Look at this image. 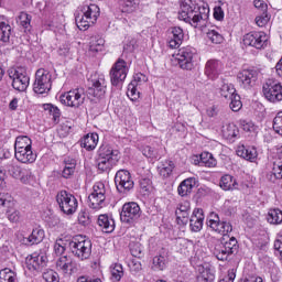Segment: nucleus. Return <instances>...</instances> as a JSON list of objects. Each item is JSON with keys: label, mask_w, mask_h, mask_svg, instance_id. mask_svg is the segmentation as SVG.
Here are the masks:
<instances>
[{"label": "nucleus", "mask_w": 282, "mask_h": 282, "mask_svg": "<svg viewBox=\"0 0 282 282\" xmlns=\"http://www.w3.org/2000/svg\"><path fill=\"white\" fill-rule=\"evenodd\" d=\"M210 9L199 6L197 0H182L178 11V19L189 23L192 28H206Z\"/></svg>", "instance_id": "1"}, {"label": "nucleus", "mask_w": 282, "mask_h": 282, "mask_svg": "<svg viewBox=\"0 0 282 282\" xmlns=\"http://www.w3.org/2000/svg\"><path fill=\"white\" fill-rule=\"evenodd\" d=\"M120 160V152L109 145H101L98 150L97 166L104 173L111 171Z\"/></svg>", "instance_id": "2"}, {"label": "nucleus", "mask_w": 282, "mask_h": 282, "mask_svg": "<svg viewBox=\"0 0 282 282\" xmlns=\"http://www.w3.org/2000/svg\"><path fill=\"white\" fill-rule=\"evenodd\" d=\"M68 248L80 261H85L91 257V240L86 238L85 236H75L68 242Z\"/></svg>", "instance_id": "3"}, {"label": "nucleus", "mask_w": 282, "mask_h": 282, "mask_svg": "<svg viewBox=\"0 0 282 282\" xmlns=\"http://www.w3.org/2000/svg\"><path fill=\"white\" fill-rule=\"evenodd\" d=\"M100 17V8L97 4L84 6L82 9V15L76 18V24L79 30H89L91 25H95Z\"/></svg>", "instance_id": "4"}, {"label": "nucleus", "mask_w": 282, "mask_h": 282, "mask_svg": "<svg viewBox=\"0 0 282 282\" xmlns=\"http://www.w3.org/2000/svg\"><path fill=\"white\" fill-rule=\"evenodd\" d=\"M52 89V73L45 68H40L35 73V80L33 83V91L35 94H50Z\"/></svg>", "instance_id": "5"}, {"label": "nucleus", "mask_w": 282, "mask_h": 282, "mask_svg": "<svg viewBox=\"0 0 282 282\" xmlns=\"http://www.w3.org/2000/svg\"><path fill=\"white\" fill-rule=\"evenodd\" d=\"M56 202L64 215H74L78 210V199L67 191L58 192Z\"/></svg>", "instance_id": "6"}, {"label": "nucleus", "mask_w": 282, "mask_h": 282, "mask_svg": "<svg viewBox=\"0 0 282 282\" xmlns=\"http://www.w3.org/2000/svg\"><path fill=\"white\" fill-rule=\"evenodd\" d=\"M9 78L12 79V87L17 91H25L30 87V75H28L25 67L11 68Z\"/></svg>", "instance_id": "7"}, {"label": "nucleus", "mask_w": 282, "mask_h": 282, "mask_svg": "<svg viewBox=\"0 0 282 282\" xmlns=\"http://www.w3.org/2000/svg\"><path fill=\"white\" fill-rule=\"evenodd\" d=\"M59 102L64 107L79 109L85 104V91L83 89H73L59 96Z\"/></svg>", "instance_id": "8"}, {"label": "nucleus", "mask_w": 282, "mask_h": 282, "mask_svg": "<svg viewBox=\"0 0 282 282\" xmlns=\"http://www.w3.org/2000/svg\"><path fill=\"white\" fill-rule=\"evenodd\" d=\"M107 199V189L105 188V183L98 182L93 186V192L88 196V206L94 210H100L105 206V200Z\"/></svg>", "instance_id": "9"}, {"label": "nucleus", "mask_w": 282, "mask_h": 282, "mask_svg": "<svg viewBox=\"0 0 282 282\" xmlns=\"http://www.w3.org/2000/svg\"><path fill=\"white\" fill-rule=\"evenodd\" d=\"M173 58L177 61L181 69H187L191 72V69L195 67L193 61L195 58V50L191 46L180 48L178 52L173 55Z\"/></svg>", "instance_id": "10"}, {"label": "nucleus", "mask_w": 282, "mask_h": 282, "mask_svg": "<svg viewBox=\"0 0 282 282\" xmlns=\"http://www.w3.org/2000/svg\"><path fill=\"white\" fill-rule=\"evenodd\" d=\"M127 74H129V66L127 62L122 58H119L110 69V83L115 87H118L120 83H124L127 79Z\"/></svg>", "instance_id": "11"}, {"label": "nucleus", "mask_w": 282, "mask_h": 282, "mask_svg": "<svg viewBox=\"0 0 282 282\" xmlns=\"http://www.w3.org/2000/svg\"><path fill=\"white\" fill-rule=\"evenodd\" d=\"M262 94L269 102H281L282 100V85L268 80L262 87Z\"/></svg>", "instance_id": "12"}, {"label": "nucleus", "mask_w": 282, "mask_h": 282, "mask_svg": "<svg viewBox=\"0 0 282 282\" xmlns=\"http://www.w3.org/2000/svg\"><path fill=\"white\" fill-rule=\"evenodd\" d=\"M259 78V69L249 68L242 69L237 74V80L243 89H251L257 84Z\"/></svg>", "instance_id": "13"}, {"label": "nucleus", "mask_w": 282, "mask_h": 282, "mask_svg": "<svg viewBox=\"0 0 282 282\" xmlns=\"http://www.w3.org/2000/svg\"><path fill=\"white\" fill-rule=\"evenodd\" d=\"M242 43L248 47H256V50H261L268 43V34H265V32L247 33L242 37Z\"/></svg>", "instance_id": "14"}, {"label": "nucleus", "mask_w": 282, "mask_h": 282, "mask_svg": "<svg viewBox=\"0 0 282 282\" xmlns=\"http://www.w3.org/2000/svg\"><path fill=\"white\" fill-rule=\"evenodd\" d=\"M207 226L212 228L215 232H218L219 235H223L226 237V235L232 232V225L227 221H219V215L217 213L212 212L207 218Z\"/></svg>", "instance_id": "15"}, {"label": "nucleus", "mask_w": 282, "mask_h": 282, "mask_svg": "<svg viewBox=\"0 0 282 282\" xmlns=\"http://www.w3.org/2000/svg\"><path fill=\"white\" fill-rule=\"evenodd\" d=\"M115 184L119 193H127L133 188L134 183L131 173L127 170H119L115 176Z\"/></svg>", "instance_id": "16"}, {"label": "nucleus", "mask_w": 282, "mask_h": 282, "mask_svg": "<svg viewBox=\"0 0 282 282\" xmlns=\"http://www.w3.org/2000/svg\"><path fill=\"white\" fill-rule=\"evenodd\" d=\"M4 169L8 171L10 175L14 177V180H20L22 184H28L30 182V177L32 172L28 169L21 167L17 162L10 161L4 164Z\"/></svg>", "instance_id": "17"}, {"label": "nucleus", "mask_w": 282, "mask_h": 282, "mask_svg": "<svg viewBox=\"0 0 282 282\" xmlns=\"http://www.w3.org/2000/svg\"><path fill=\"white\" fill-rule=\"evenodd\" d=\"M235 250H237V239L232 237L229 241L217 245L215 247L214 254L218 261H226Z\"/></svg>", "instance_id": "18"}, {"label": "nucleus", "mask_w": 282, "mask_h": 282, "mask_svg": "<svg viewBox=\"0 0 282 282\" xmlns=\"http://www.w3.org/2000/svg\"><path fill=\"white\" fill-rule=\"evenodd\" d=\"M140 217V205L138 203H126L120 213V219L124 224H131Z\"/></svg>", "instance_id": "19"}, {"label": "nucleus", "mask_w": 282, "mask_h": 282, "mask_svg": "<svg viewBox=\"0 0 282 282\" xmlns=\"http://www.w3.org/2000/svg\"><path fill=\"white\" fill-rule=\"evenodd\" d=\"M0 206H4L9 208L7 210V217L9 221L17 224V221L21 219V213L12 208V206H14V203L12 202V196L10 194H7V193L0 194Z\"/></svg>", "instance_id": "20"}, {"label": "nucleus", "mask_w": 282, "mask_h": 282, "mask_svg": "<svg viewBox=\"0 0 282 282\" xmlns=\"http://www.w3.org/2000/svg\"><path fill=\"white\" fill-rule=\"evenodd\" d=\"M184 41V30L180 26H174L167 31V47L171 50H177Z\"/></svg>", "instance_id": "21"}, {"label": "nucleus", "mask_w": 282, "mask_h": 282, "mask_svg": "<svg viewBox=\"0 0 282 282\" xmlns=\"http://www.w3.org/2000/svg\"><path fill=\"white\" fill-rule=\"evenodd\" d=\"M204 72L209 80H217L221 72H224V64L219 59H208Z\"/></svg>", "instance_id": "22"}, {"label": "nucleus", "mask_w": 282, "mask_h": 282, "mask_svg": "<svg viewBox=\"0 0 282 282\" xmlns=\"http://www.w3.org/2000/svg\"><path fill=\"white\" fill-rule=\"evenodd\" d=\"M90 94H93L95 98H105V95L107 94V79L105 78V75L99 74L97 78L93 79Z\"/></svg>", "instance_id": "23"}, {"label": "nucleus", "mask_w": 282, "mask_h": 282, "mask_svg": "<svg viewBox=\"0 0 282 282\" xmlns=\"http://www.w3.org/2000/svg\"><path fill=\"white\" fill-rule=\"evenodd\" d=\"M204 209L195 208L189 219L192 232H199L204 228Z\"/></svg>", "instance_id": "24"}, {"label": "nucleus", "mask_w": 282, "mask_h": 282, "mask_svg": "<svg viewBox=\"0 0 282 282\" xmlns=\"http://www.w3.org/2000/svg\"><path fill=\"white\" fill-rule=\"evenodd\" d=\"M236 153L239 158H242L248 162H256L257 158H259V153L254 147L247 148L246 145H238Z\"/></svg>", "instance_id": "25"}, {"label": "nucleus", "mask_w": 282, "mask_h": 282, "mask_svg": "<svg viewBox=\"0 0 282 282\" xmlns=\"http://www.w3.org/2000/svg\"><path fill=\"white\" fill-rule=\"evenodd\" d=\"M197 282H214L215 269L210 264H204L198 267Z\"/></svg>", "instance_id": "26"}, {"label": "nucleus", "mask_w": 282, "mask_h": 282, "mask_svg": "<svg viewBox=\"0 0 282 282\" xmlns=\"http://www.w3.org/2000/svg\"><path fill=\"white\" fill-rule=\"evenodd\" d=\"M56 270L63 274H72L74 270V259L68 256H61L56 261Z\"/></svg>", "instance_id": "27"}, {"label": "nucleus", "mask_w": 282, "mask_h": 282, "mask_svg": "<svg viewBox=\"0 0 282 282\" xmlns=\"http://www.w3.org/2000/svg\"><path fill=\"white\" fill-rule=\"evenodd\" d=\"M14 155L15 160H18V162H21V164H34V162H36V153L32 151V148L15 151Z\"/></svg>", "instance_id": "28"}, {"label": "nucleus", "mask_w": 282, "mask_h": 282, "mask_svg": "<svg viewBox=\"0 0 282 282\" xmlns=\"http://www.w3.org/2000/svg\"><path fill=\"white\" fill-rule=\"evenodd\" d=\"M197 186V178L196 177H188L185 178L177 187V193L181 197H186L193 193V188Z\"/></svg>", "instance_id": "29"}, {"label": "nucleus", "mask_w": 282, "mask_h": 282, "mask_svg": "<svg viewBox=\"0 0 282 282\" xmlns=\"http://www.w3.org/2000/svg\"><path fill=\"white\" fill-rule=\"evenodd\" d=\"M97 224L104 232H113L116 230V220L109 215H99Z\"/></svg>", "instance_id": "30"}, {"label": "nucleus", "mask_w": 282, "mask_h": 282, "mask_svg": "<svg viewBox=\"0 0 282 282\" xmlns=\"http://www.w3.org/2000/svg\"><path fill=\"white\" fill-rule=\"evenodd\" d=\"M45 239V230L41 229L40 227H36L32 230L31 235L23 239L24 243H28L29 246H34V243H41Z\"/></svg>", "instance_id": "31"}, {"label": "nucleus", "mask_w": 282, "mask_h": 282, "mask_svg": "<svg viewBox=\"0 0 282 282\" xmlns=\"http://www.w3.org/2000/svg\"><path fill=\"white\" fill-rule=\"evenodd\" d=\"M25 265L31 272H36V270L43 265V257H40L37 253H32L26 257Z\"/></svg>", "instance_id": "32"}, {"label": "nucleus", "mask_w": 282, "mask_h": 282, "mask_svg": "<svg viewBox=\"0 0 282 282\" xmlns=\"http://www.w3.org/2000/svg\"><path fill=\"white\" fill-rule=\"evenodd\" d=\"M174 169L175 164L173 161L164 160L158 166L159 175H161V177H171V175H173Z\"/></svg>", "instance_id": "33"}, {"label": "nucleus", "mask_w": 282, "mask_h": 282, "mask_svg": "<svg viewBox=\"0 0 282 282\" xmlns=\"http://www.w3.org/2000/svg\"><path fill=\"white\" fill-rule=\"evenodd\" d=\"M82 147L86 151H94L98 147V133L86 134L82 140Z\"/></svg>", "instance_id": "34"}, {"label": "nucleus", "mask_w": 282, "mask_h": 282, "mask_svg": "<svg viewBox=\"0 0 282 282\" xmlns=\"http://www.w3.org/2000/svg\"><path fill=\"white\" fill-rule=\"evenodd\" d=\"M221 134L226 140H232L239 135V128L235 123H226L221 128Z\"/></svg>", "instance_id": "35"}, {"label": "nucleus", "mask_w": 282, "mask_h": 282, "mask_svg": "<svg viewBox=\"0 0 282 282\" xmlns=\"http://www.w3.org/2000/svg\"><path fill=\"white\" fill-rule=\"evenodd\" d=\"M28 149H32V139H30L28 135L17 137L14 143V152L24 151Z\"/></svg>", "instance_id": "36"}, {"label": "nucleus", "mask_w": 282, "mask_h": 282, "mask_svg": "<svg viewBox=\"0 0 282 282\" xmlns=\"http://www.w3.org/2000/svg\"><path fill=\"white\" fill-rule=\"evenodd\" d=\"M12 34V26L8 24L3 17H0V41L2 43H8L10 41V35Z\"/></svg>", "instance_id": "37"}, {"label": "nucleus", "mask_w": 282, "mask_h": 282, "mask_svg": "<svg viewBox=\"0 0 282 282\" xmlns=\"http://www.w3.org/2000/svg\"><path fill=\"white\" fill-rule=\"evenodd\" d=\"M194 249L195 245L193 241L184 238L178 240V252L184 254V257H188Z\"/></svg>", "instance_id": "38"}, {"label": "nucleus", "mask_w": 282, "mask_h": 282, "mask_svg": "<svg viewBox=\"0 0 282 282\" xmlns=\"http://www.w3.org/2000/svg\"><path fill=\"white\" fill-rule=\"evenodd\" d=\"M219 186L223 191H232L237 186V181L232 175L226 174L220 178Z\"/></svg>", "instance_id": "39"}, {"label": "nucleus", "mask_w": 282, "mask_h": 282, "mask_svg": "<svg viewBox=\"0 0 282 282\" xmlns=\"http://www.w3.org/2000/svg\"><path fill=\"white\" fill-rule=\"evenodd\" d=\"M220 96L225 98V100H231L237 96V89L232 84H224L220 88Z\"/></svg>", "instance_id": "40"}, {"label": "nucleus", "mask_w": 282, "mask_h": 282, "mask_svg": "<svg viewBox=\"0 0 282 282\" xmlns=\"http://www.w3.org/2000/svg\"><path fill=\"white\" fill-rule=\"evenodd\" d=\"M200 164H203V166H207L208 169H214V166H217V160H215V156H213L209 152H203L200 154Z\"/></svg>", "instance_id": "41"}, {"label": "nucleus", "mask_w": 282, "mask_h": 282, "mask_svg": "<svg viewBox=\"0 0 282 282\" xmlns=\"http://www.w3.org/2000/svg\"><path fill=\"white\" fill-rule=\"evenodd\" d=\"M129 248L132 257H135L137 259H142V257H144V248L140 242L131 241Z\"/></svg>", "instance_id": "42"}, {"label": "nucleus", "mask_w": 282, "mask_h": 282, "mask_svg": "<svg viewBox=\"0 0 282 282\" xmlns=\"http://www.w3.org/2000/svg\"><path fill=\"white\" fill-rule=\"evenodd\" d=\"M104 46H105V39L100 36H94L90 39V43H89L90 52H102Z\"/></svg>", "instance_id": "43"}, {"label": "nucleus", "mask_w": 282, "mask_h": 282, "mask_svg": "<svg viewBox=\"0 0 282 282\" xmlns=\"http://www.w3.org/2000/svg\"><path fill=\"white\" fill-rule=\"evenodd\" d=\"M17 272L12 271L9 268L2 269L0 271V282H15Z\"/></svg>", "instance_id": "44"}, {"label": "nucleus", "mask_w": 282, "mask_h": 282, "mask_svg": "<svg viewBox=\"0 0 282 282\" xmlns=\"http://www.w3.org/2000/svg\"><path fill=\"white\" fill-rule=\"evenodd\" d=\"M207 39L210 41V43H214V45H221L224 42V35H221V33L215 29L207 32Z\"/></svg>", "instance_id": "45"}, {"label": "nucleus", "mask_w": 282, "mask_h": 282, "mask_svg": "<svg viewBox=\"0 0 282 282\" xmlns=\"http://www.w3.org/2000/svg\"><path fill=\"white\" fill-rule=\"evenodd\" d=\"M272 175L275 180H282V158H275L273 160Z\"/></svg>", "instance_id": "46"}, {"label": "nucleus", "mask_w": 282, "mask_h": 282, "mask_svg": "<svg viewBox=\"0 0 282 282\" xmlns=\"http://www.w3.org/2000/svg\"><path fill=\"white\" fill-rule=\"evenodd\" d=\"M269 224H282V212L281 209H271L268 214Z\"/></svg>", "instance_id": "47"}, {"label": "nucleus", "mask_w": 282, "mask_h": 282, "mask_svg": "<svg viewBox=\"0 0 282 282\" xmlns=\"http://www.w3.org/2000/svg\"><path fill=\"white\" fill-rule=\"evenodd\" d=\"M166 269V258L156 256L152 260V270L162 271Z\"/></svg>", "instance_id": "48"}, {"label": "nucleus", "mask_w": 282, "mask_h": 282, "mask_svg": "<svg viewBox=\"0 0 282 282\" xmlns=\"http://www.w3.org/2000/svg\"><path fill=\"white\" fill-rule=\"evenodd\" d=\"M110 270H111V276L115 281H120V279L124 276V269L120 263L112 264Z\"/></svg>", "instance_id": "49"}, {"label": "nucleus", "mask_w": 282, "mask_h": 282, "mask_svg": "<svg viewBox=\"0 0 282 282\" xmlns=\"http://www.w3.org/2000/svg\"><path fill=\"white\" fill-rule=\"evenodd\" d=\"M127 96L130 98V100H132V102H138V100H140V91L138 90V86L129 84Z\"/></svg>", "instance_id": "50"}, {"label": "nucleus", "mask_w": 282, "mask_h": 282, "mask_svg": "<svg viewBox=\"0 0 282 282\" xmlns=\"http://www.w3.org/2000/svg\"><path fill=\"white\" fill-rule=\"evenodd\" d=\"M44 111H48L53 116L54 122H58L61 118V109L58 107L52 105V104H45L44 105Z\"/></svg>", "instance_id": "51"}, {"label": "nucleus", "mask_w": 282, "mask_h": 282, "mask_svg": "<svg viewBox=\"0 0 282 282\" xmlns=\"http://www.w3.org/2000/svg\"><path fill=\"white\" fill-rule=\"evenodd\" d=\"M229 100V107L231 111H240L241 108L243 107V104H241V97L239 95H235Z\"/></svg>", "instance_id": "52"}, {"label": "nucleus", "mask_w": 282, "mask_h": 282, "mask_svg": "<svg viewBox=\"0 0 282 282\" xmlns=\"http://www.w3.org/2000/svg\"><path fill=\"white\" fill-rule=\"evenodd\" d=\"M138 6H140V0H123L124 12H135Z\"/></svg>", "instance_id": "53"}, {"label": "nucleus", "mask_w": 282, "mask_h": 282, "mask_svg": "<svg viewBox=\"0 0 282 282\" xmlns=\"http://www.w3.org/2000/svg\"><path fill=\"white\" fill-rule=\"evenodd\" d=\"M53 250L56 257H63L65 254V241L63 239L56 240Z\"/></svg>", "instance_id": "54"}, {"label": "nucleus", "mask_w": 282, "mask_h": 282, "mask_svg": "<svg viewBox=\"0 0 282 282\" xmlns=\"http://www.w3.org/2000/svg\"><path fill=\"white\" fill-rule=\"evenodd\" d=\"M141 151L145 158H150L151 160L158 159V150L150 145H143Z\"/></svg>", "instance_id": "55"}, {"label": "nucleus", "mask_w": 282, "mask_h": 282, "mask_svg": "<svg viewBox=\"0 0 282 282\" xmlns=\"http://www.w3.org/2000/svg\"><path fill=\"white\" fill-rule=\"evenodd\" d=\"M273 129L275 133L282 135V111L278 112L273 119Z\"/></svg>", "instance_id": "56"}, {"label": "nucleus", "mask_w": 282, "mask_h": 282, "mask_svg": "<svg viewBox=\"0 0 282 282\" xmlns=\"http://www.w3.org/2000/svg\"><path fill=\"white\" fill-rule=\"evenodd\" d=\"M147 80H149L147 75H144L142 73H137L133 76V80L130 83V85H134L137 87H140L141 85H144V83H147Z\"/></svg>", "instance_id": "57"}, {"label": "nucleus", "mask_w": 282, "mask_h": 282, "mask_svg": "<svg viewBox=\"0 0 282 282\" xmlns=\"http://www.w3.org/2000/svg\"><path fill=\"white\" fill-rule=\"evenodd\" d=\"M43 279L46 282H59L58 273H56L54 270H46L43 273Z\"/></svg>", "instance_id": "58"}, {"label": "nucleus", "mask_w": 282, "mask_h": 282, "mask_svg": "<svg viewBox=\"0 0 282 282\" xmlns=\"http://www.w3.org/2000/svg\"><path fill=\"white\" fill-rule=\"evenodd\" d=\"M270 21V15H268V12H262L261 15L256 17V24L258 28H265Z\"/></svg>", "instance_id": "59"}, {"label": "nucleus", "mask_w": 282, "mask_h": 282, "mask_svg": "<svg viewBox=\"0 0 282 282\" xmlns=\"http://www.w3.org/2000/svg\"><path fill=\"white\" fill-rule=\"evenodd\" d=\"M74 171H76V164L75 163H68L64 166L62 175L66 180L72 177L74 175Z\"/></svg>", "instance_id": "60"}, {"label": "nucleus", "mask_w": 282, "mask_h": 282, "mask_svg": "<svg viewBox=\"0 0 282 282\" xmlns=\"http://www.w3.org/2000/svg\"><path fill=\"white\" fill-rule=\"evenodd\" d=\"M19 22L22 28H30V23L32 22V15L21 12L19 15Z\"/></svg>", "instance_id": "61"}, {"label": "nucleus", "mask_w": 282, "mask_h": 282, "mask_svg": "<svg viewBox=\"0 0 282 282\" xmlns=\"http://www.w3.org/2000/svg\"><path fill=\"white\" fill-rule=\"evenodd\" d=\"M129 269L132 274H138V272H142V262L139 260L132 259L129 263Z\"/></svg>", "instance_id": "62"}, {"label": "nucleus", "mask_w": 282, "mask_h": 282, "mask_svg": "<svg viewBox=\"0 0 282 282\" xmlns=\"http://www.w3.org/2000/svg\"><path fill=\"white\" fill-rule=\"evenodd\" d=\"M78 221L82 226H88L89 224V214L87 212H79Z\"/></svg>", "instance_id": "63"}, {"label": "nucleus", "mask_w": 282, "mask_h": 282, "mask_svg": "<svg viewBox=\"0 0 282 282\" xmlns=\"http://www.w3.org/2000/svg\"><path fill=\"white\" fill-rule=\"evenodd\" d=\"M274 249L282 259V230L279 232L278 238L274 242Z\"/></svg>", "instance_id": "64"}]
</instances>
